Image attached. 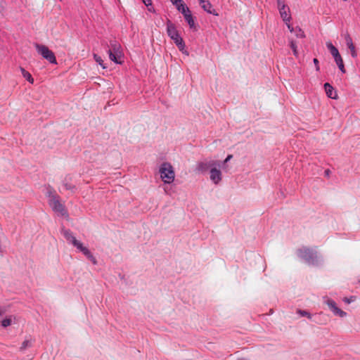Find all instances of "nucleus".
<instances>
[{
    "label": "nucleus",
    "instance_id": "nucleus-1",
    "mask_svg": "<svg viewBox=\"0 0 360 360\" xmlns=\"http://www.w3.org/2000/svg\"><path fill=\"white\" fill-rule=\"evenodd\" d=\"M297 255L309 265L317 266L321 262L317 251L312 248L302 247L297 250Z\"/></svg>",
    "mask_w": 360,
    "mask_h": 360
},
{
    "label": "nucleus",
    "instance_id": "nucleus-2",
    "mask_svg": "<svg viewBox=\"0 0 360 360\" xmlns=\"http://www.w3.org/2000/svg\"><path fill=\"white\" fill-rule=\"evenodd\" d=\"M160 177L165 184H171L175 178V173L172 165L167 162H163L159 169Z\"/></svg>",
    "mask_w": 360,
    "mask_h": 360
},
{
    "label": "nucleus",
    "instance_id": "nucleus-3",
    "mask_svg": "<svg viewBox=\"0 0 360 360\" xmlns=\"http://www.w3.org/2000/svg\"><path fill=\"white\" fill-rule=\"evenodd\" d=\"M110 48L108 50L110 59L117 64H121L123 53L120 44L115 40L110 41Z\"/></svg>",
    "mask_w": 360,
    "mask_h": 360
},
{
    "label": "nucleus",
    "instance_id": "nucleus-4",
    "mask_svg": "<svg viewBox=\"0 0 360 360\" xmlns=\"http://www.w3.org/2000/svg\"><path fill=\"white\" fill-rule=\"evenodd\" d=\"M326 46H327L328 49L329 50L330 54L334 58V60H335L338 68L340 69V70L342 73H345L346 70L345 68L343 60H342L341 55L339 53L338 49L331 42H327Z\"/></svg>",
    "mask_w": 360,
    "mask_h": 360
},
{
    "label": "nucleus",
    "instance_id": "nucleus-5",
    "mask_svg": "<svg viewBox=\"0 0 360 360\" xmlns=\"http://www.w3.org/2000/svg\"><path fill=\"white\" fill-rule=\"evenodd\" d=\"M35 47L38 53L40 54L44 58L47 60L50 63H57L54 53L51 51L46 46L36 44Z\"/></svg>",
    "mask_w": 360,
    "mask_h": 360
},
{
    "label": "nucleus",
    "instance_id": "nucleus-6",
    "mask_svg": "<svg viewBox=\"0 0 360 360\" xmlns=\"http://www.w3.org/2000/svg\"><path fill=\"white\" fill-rule=\"evenodd\" d=\"M49 205L55 212L61 216H68L65 205L60 200V196H53V199L49 200Z\"/></svg>",
    "mask_w": 360,
    "mask_h": 360
},
{
    "label": "nucleus",
    "instance_id": "nucleus-7",
    "mask_svg": "<svg viewBox=\"0 0 360 360\" xmlns=\"http://www.w3.org/2000/svg\"><path fill=\"white\" fill-rule=\"evenodd\" d=\"M61 233L65 237V238L68 242L71 243L75 247H76L77 248L81 247V245L82 243L75 238V237L72 235L70 230L63 229Z\"/></svg>",
    "mask_w": 360,
    "mask_h": 360
},
{
    "label": "nucleus",
    "instance_id": "nucleus-8",
    "mask_svg": "<svg viewBox=\"0 0 360 360\" xmlns=\"http://www.w3.org/2000/svg\"><path fill=\"white\" fill-rule=\"evenodd\" d=\"M167 32L168 36L174 41L175 39H178L181 36L179 35L175 25L172 23V22L168 20L167 22Z\"/></svg>",
    "mask_w": 360,
    "mask_h": 360
},
{
    "label": "nucleus",
    "instance_id": "nucleus-9",
    "mask_svg": "<svg viewBox=\"0 0 360 360\" xmlns=\"http://www.w3.org/2000/svg\"><path fill=\"white\" fill-rule=\"evenodd\" d=\"M326 303L335 315L339 316L340 317H344L347 315L345 311L337 307L335 302L333 300H328Z\"/></svg>",
    "mask_w": 360,
    "mask_h": 360
},
{
    "label": "nucleus",
    "instance_id": "nucleus-10",
    "mask_svg": "<svg viewBox=\"0 0 360 360\" xmlns=\"http://www.w3.org/2000/svg\"><path fill=\"white\" fill-rule=\"evenodd\" d=\"M281 17L284 22H290L291 16L289 14L290 8L285 4H282V7L278 9Z\"/></svg>",
    "mask_w": 360,
    "mask_h": 360
},
{
    "label": "nucleus",
    "instance_id": "nucleus-11",
    "mask_svg": "<svg viewBox=\"0 0 360 360\" xmlns=\"http://www.w3.org/2000/svg\"><path fill=\"white\" fill-rule=\"evenodd\" d=\"M77 249L81 251L93 263V264H97V260L95 257L87 248L83 246V244H82L81 247H79Z\"/></svg>",
    "mask_w": 360,
    "mask_h": 360
},
{
    "label": "nucleus",
    "instance_id": "nucleus-12",
    "mask_svg": "<svg viewBox=\"0 0 360 360\" xmlns=\"http://www.w3.org/2000/svg\"><path fill=\"white\" fill-rule=\"evenodd\" d=\"M210 179L217 184L221 180V172L217 168H212L210 169Z\"/></svg>",
    "mask_w": 360,
    "mask_h": 360
},
{
    "label": "nucleus",
    "instance_id": "nucleus-13",
    "mask_svg": "<svg viewBox=\"0 0 360 360\" xmlns=\"http://www.w3.org/2000/svg\"><path fill=\"white\" fill-rule=\"evenodd\" d=\"M183 15L184 16L186 21L189 25V27L191 29H193V28L195 29V22H194L193 18L189 8H186V11L184 9Z\"/></svg>",
    "mask_w": 360,
    "mask_h": 360
},
{
    "label": "nucleus",
    "instance_id": "nucleus-14",
    "mask_svg": "<svg viewBox=\"0 0 360 360\" xmlns=\"http://www.w3.org/2000/svg\"><path fill=\"white\" fill-rule=\"evenodd\" d=\"M324 89L328 97L332 99H336L338 98L336 91L334 90L333 87L329 83L327 82L324 84Z\"/></svg>",
    "mask_w": 360,
    "mask_h": 360
},
{
    "label": "nucleus",
    "instance_id": "nucleus-15",
    "mask_svg": "<svg viewBox=\"0 0 360 360\" xmlns=\"http://www.w3.org/2000/svg\"><path fill=\"white\" fill-rule=\"evenodd\" d=\"M200 6L202 8L208 13L212 14L216 16L219 15L214 9H212V6L208 0H206L205 1L202 2L200 4Z\"/></svg>",
    "mask_w": 360,
    "mask_h": 360
},
{
    "label": "nucleus",
    "instance_id": "nucleus-16",
    "mask_svg": "<svg viewBox=\"0 0 360 360\" xmlns=\"http://www.w3.org/2000/svg\"><path fill=\"white\" fill-rule=\"evenodd\" d=\"M214 165V162H200L197 165L196 169L199 172H205Z\"/></svg>",
    "mask_w": 360,
    "mask_h": 360
},
{
    "label": "nucleus",
    "instance_id": "nucleus-17",
    "mask_svg": "<svg viewBox=\"0 0 360 360\" xmlns=\"http://www.w3.org/2000/svg\"><path fill=\"white\" fill-rule=\"evenodd\" d=\"M72 181V177L70 175H67L64 180L63 181V184L65 189L70 190L72 191H74L76 189V186L72 184H70V181Z\"/></svg>",
    "mask_w": 360,
    "mask_h": 360
},
{
    "label": "nucleus",
    "instance_id": "nucleus-18",
    "mask_svg": "<svg viewBox=\"0 0 360 360\" xmlns=\"http://www.w3.org/2000/svg\"><path fill=\"white\" fill-rule=\"evenodd\" d=\"M174 42L175 43L179 51H181L183 53L188 55V51L185 50L186 45L181 37L175 39Z\"/></svg>",
    "mask_w": 360,
    "mask_h": 360
},
{
    "label": "nucleus",
    "instance_id": "nucleus-19",
    "mask_svg": "<svg viewBox=\"0 0 360 360\" xmlns=\"http://www.w3.org/2000/svg\"><path fill=\"white\" fill-rule=\"evenodd\" d=\"M32 343L33 341L32 339L25 340L22 342L20 347V351L23 352L26 349L31 347L32 346Z\"/></svg>",
    "mask_w": 360,
    "mask_h": 360
},
{
    "label": "nucleus",
    "instance_id": "nucleus-20",
    "mask_svg": "<svg viewBox=\"0 0 360 360\" xmlns=\"http://www.w3.org/2000/svg\"><path fill=\"white\" fill-rule=\"evenodd\" d=\"M21 73L22 76L27 80L30 83L33 84L34 83V79L32 77L31 74L26 71L23 68H20Z\"/></svg>",
    "mask_w": 360,
    "mask_h": 360
},
{
    "label": "nucleus",
    "instance_id": "nucleus-21",
    "mask_svg": "<svg viewBox=\"0 0 360 360\" xmlns=\"http://www.w3.org/2000/svg\"><path fill=\"white\" fill-rule=\"evenodd\" d=\"M46 195L49 198V200L53 199V196H59L56 193L55 190L50 186H49L47 188Z\"/></svg>",
    "mask_w": 360,
    "mask_h": 360
},
{
    "label": "nucleus",
    "instance_id": "nucleus-22",
    "mask_svg": "<svg viewBox=\"0 0 360 360\" xmlns=\"http://www.w3.org/2000/svg\"><path fill=\"white\" fill-rule=\"evenodd\" d=\"M293 32L295 33V34L297 37H300V38L305 37L304 31L299 27H295Z\"/></svg>",
    "mask_w": 360,
    "mask_h": 360
},
{
    "label": "nucleus",
    "instance_id": "nucleus-23",
    "mask_svg": "<svg viewBox=\"0 0 360 360\" xmlns=\"http://www.w3.org/2000/svg\"><path fill=\"white\" fill-rule=\"evenodd\" d=\"M297 313L299 314L301 316H306L309 319H311L312 317L311 314L305 310L297 309Z\"/></svg>",
    "mask_w": 360,
    "mask_h": 360
},
{
    "label": "nucleus",
    "instance_id": "nucleus-24",
    "mask_svg": "<svg viewBox=\"0 0 360 360\" xmlns=\"http://www.w3.org/2000/svg\"><path fill=\"white\" fill-rule=\"evenodd\" d=\"M290 46L291 49L292 50L294 56H297L298 51H297L296 43L292 40L290 41Z\"/></svg>",
    "mask_w": 360,
    "mask_h": 360
},
{
    "label": "nucleus",
    "instance_id": "nucleus-25",
    "mask_svg": "<svg viewBox=\"0 0 360 360\" xmlns=\"http://www.w3.org/2000/svg\"><path fill=\"white\" fill-rule=\"evenodd\" d=\"M348 49L350 50V53L352 58H356L357 57V52L356 51L355 46L354 44H351L350 46H347Z\"/></svg>",
    "mask_w": 360,
    "mask_h": 360
},
{
    "label": "nucleus",
    "instance_id": "nucleus-26",
    "mask_svg": "<svg viewBox=\"0 0 360 360\" xmlns=\"http://www.w3.org/2000/svg\"><path fill=\"white\" fill-rule=\"evenodd\" d=\"M94 58L95 60L101 66L103 69L106 68V67L103 65V60H102L101 57L94 54Z\"/></svg>",
    "mask_w": 360,
    "mask_h": 360
},
{
    "label": "nucleus",
    "instance_id": "nucleus-27",
    "mask_svg": "<svg viewBox=\"0 0 360 360\" xmlns=\"http://www.w3.org/2000/svg\"><path fill=\"white\" fill-rule=\"evenodd\" d=\"M11 324V318H6L1 321V326L4 328L10 326Z\"/></svg>",
    "mask_w": 360,
    "mask_h": 360
},
{
    "label": "nucleus",
    "instance_id": "nucleus-28",
    "mask_svg": "<svg viewBox=\"0 0 360 360\" xmlns=\"http://www.w3.org/2000/svg\"><path fill=\"white\" fill-rule=\"evenodd\" d=\"M345 41H346V44H347V46H350L351 44H354L353 41H352V39L349 36V34H347L346 35V37H345Z\"/></svg>",
    "mask_w": 360,
    "mask_h": 360
},
{
    "label": "nucleus",
    "instance_id": "nucleus-29",
    "mask_svg": "<svg viewBox=\"0 0 360 360\" xmlns=\"http://www.w3.org/2000/svg\"><path fill=\"white\" fill-rule=\"evenodd\" d=\"M177 10L179 11H181V13L183 14V11L184 9L186 11V8H188L187 6H186L183 3L182 4H180L179 6H178L176 7Z\"/></svg>",
    "mask_w": 360,
    "mask_h": 360
},
{
    "label": "nucleus",
    "instance_id": "nucleus-30",
    "mask_svg": "<svg viewBox=\"0 0 360 360\" xmlns=\"http://www.w3.org/2000/svg\"><path fill=\"white\" fill-rule=\"evenodd\" d=\"M355 300V297L351 296L350 297H345L343 299V301L347 304L351 303L352 302H354Z\"/></svg>",
    "mask_w": 360,
    "mask_h": 360
},
{
    "label": "nucleus",
    "instance_id": "nucleus-31",
    "mask_svg": "<svg viewBox=\"0 0 360 360\" xmlns=\"http://www.w3.org/2000/svg\"><path fill=\"white\" fill-rule=\"evenodd\" d=\"M313 62H314V63L315 65L316 70V71H319L320 68H319V60L315 58H314Z\"/></svg>",
    "mask_w": 360,
    "mask_h": 360
},
{
    "label": "nucleus",
    "instance_id": "nucleus-32",
    "mask_svg": "<svg viewBox=\"0 0 360 360\" xmlns=\"http://www.w3.org/2000/svg\"><path fill=\"white\" fill-rule=\"evenodd\" d=\"M171 2L177 7L180 4L183 3L182 0H170Z\"/></svg>",
    "mask_w": 360,
    "mask_h": 360
},
{
    "label": "nucleus",
    "instance_id": "nucleus-33",
    "mask_svg": "<svg viewBox=\"0 0 360 360\" xmlns=\"http://www.w3.org/2000/svg\"><path fill=\"white\" fill-rule=\"evenodd\" d=\"M143 3L147 6L149 7L150 6H152V1L151 0H142Z\"/></svg>",
    "mask_w": 360,
    "mask_h": 360
},
{
    "label": "nucleus",
    "instance_id": "nucleus-34",
    "mask_svg": "<svg viewBox=\"0 0 360 360\" xmlns=\"http://www.w3.org/2000/svg\"><path fill=\"white\" fill-rule=\"evenodd\" d=\"M277 4L278 9L282 7V4H285L283 0H277Z\"/></svg>",
    "mask_w": 360,
    "mask_h": 360
},
{
    "label": "nucleus",
    "instance_id": "nucleus-35",
    "mask_svg": "<svg viewBox=\"0 0 360 360\" xmlns=\"http://www.w3.org/2000/svg\"><path fill=\"white\" fill-rule=\"evenodd\" d=\"M285 22L287 24L288 28L289 29L290 32H293L295 27H293L290 24H288V22Z\"/></svg>",
    "mask_w": 360,
    "mask_h": 360
},
{
    "label": "nucleus",
    "instance_id": "nucleus-36",
    "mask_svg": "<svg viewBox=\"0 0 360 360\" xmlns=\"http://www.w3.org/2000/svg\"><path fill=\"white\" fill-rule=\"evenodd\" d=\"M233 155H229L224 160V162H227L228 161H229L231 158H232Z\"/></svg>",
    "mask_w": 360,
    "mask_h": 360
},
{
    "label": "nucleus",
    "instance_id": "nucleus-37",
    "mask_svg": "<svg viewBox=\"0 0 360 360\" xmlns=\"http://www.w3.org/2000/svg\"><path fill=\"white\" fill-rule=\"evenodd\" d=\"M330 173V170H329V169H326V170L325 171V175H326V176H329Z\"/></svg>",
    "mask_w": 360,
    "mask_h": 360
},
{
    "label": "nucleus",
    "instance_id": "nucleus-38",
    "mask_svg": "<svg viewBox=\"0 0 360 360\" xmlns=\"http://www.w3.org/2000/svg\"><path fill=\"white\" fill-rule=\"evenodd\" d=\"M5 312V311L1 310L0 308V316Z\"/></svg>",
    "mask_w": 360,
    "mask_h": 360
},
{
    "label": "nucleus",
    "instance_id": "nucleus-39",
    "mask_svg": "<svg viewBox=\"0 0 360 360\" xmlns=\"http://www.w3.org/2000/svg\"><path fill=\"white\" fill-rule=\"evenodd\" d=\"M206 0H198L199 4H201L202 2L205 1Z\"/></svg>",
    "mask_w": 360,
    "mask_h": 360
},
{
    "label": "nucleus",
    "instance_id": "nucleus-40",
    "mask_svg": "<svg viewBox=\"0 0 360 360\" xmlns=\"http://www.w3.org/2000/svg\"><path fill=\"white\" fill-rule=\"evenodd\" d=\"M358 282L360 283V279L358 280Z\"/></svg>",
    "mask_w": 360,
    "mask_h": 360
}]
</instances>
